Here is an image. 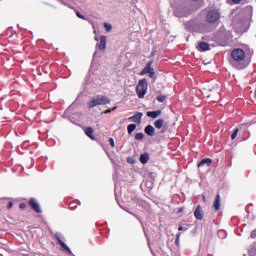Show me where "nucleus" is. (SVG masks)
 Returning a JSON list of instances; mask_svg holds the SVG:
<instances>
[{"instance_id":"nucleus-1","label":"nucleus","mask_w":256,"mask_h":256,"mask_svg":"<svg viewBox=\"0 0 256 256\" xmlns=\"http://www.w3.org/2000/svg\"><path fill=\"white\" fill-rule=\"evenodd\" d=\"M232 64L237 67V69H245V50L241 48H236L231 52Z\"/></svg>"},{"instance_id":"nucleus-2","label":"nucleus","mask_w":256,"mask_h":256,"mask_svg":"<svg viewBox=\"0 0 256 256\" xmlns=\"http://www.w3.org/2000/svg\"><path fill=\"white\" fill-rule=\"evenodd\" d=\"M111 103V100L107 98V96H95L92 100L88 103L89 109H93V107H97L99 105H108Z\"/></svg>"},{"instance_id":"nucleus-3","label":"nucleus","mask_w":256,"mask_h":256,"mask_svg":"<svg viewBox=\"0 0 256 256\" xmlns=\"http://www.w3.org/2000/svg\"><path fill=\"white\" fill-rule=\"evenodd\" d=\"M136 93L139 99L145 98V95H147V79L139 80L136 86Z\"/></svg>"},{"instance_id":"nucleus-4","label":"nucleus","mask_w":256,"mask_h":256,"mask_svg":"<svg viewBox=\"0 0 256 256\" xmlns=\"http://www.w3.org/2000/svg\"><path fill=\"white\" fill-rule=\"evenodd\" d=\"M221 19V14L217 10H210L206 16L207 23H217Z\"/></svg>"},{"instance_id":"nucleus-5","label":"nucleus","mask_w":256,"mask_h":256,"mask_svg":"<svg viewBox=\"0 0 256 256\" xmlns=\"http://www.w3.org/2000/svg\"><path fill=\"white\" fill-rule=\"evenodd\" d=\"M55 238L58 242V244L60 245V247H62V249L64 251H67L69 253V255H73V252L71 251V249L69 248V246H67V244H65V242H63L65 240V238L63 237V235H61L60 233H56L55 234Z\"/></svg>"},{"instance_id":"nucleus-6","label":"nucleus","mask_w":256,"mask_h":256,"mask_svg":"<svg viewBox=\"0 0 256 256\" xmlns=\"http://www.w3.org/2000/svg\"><path fill=\"white\" fill-rule=\"evenodd\" d=\"M29 205L35 213H41V207L39 206V203H37V200L35 198H30Z\"/></svg>"},{"instance_id":"nucleus-7","label":"nucleus","mask_w":256,"mask_h":256,"mask_svg":"<svg viewBox=\"0 0 256 256\" xmlns=\"http://www.w3.org/2000/svg\"><path fill=\"white\" fill-rule=\"evenodd\" d=\"M141 119H143V113L141 112H137L134 116L128 118L129 121L137 123V125H141Z\"/></svg>"},{"instance_id":"nucleus-8","label":"nucleus","mask_w":256,"mask_h":256,"mask_svg":"<svg viewBox=\"0 0 256 256\" xmlns=\"http://www.w3.org/2000/svg\"><path fill=\"white\" fill-rule=\"evenodd\" d=\"M97 47L100 51H105V49H107V37L106 36H100V43L97 45Z\"/></svg>"},{"instance_id":"nucleus-9","label":"nucleus","mask_w":256,"mask_h":256,"mask_svg":"<svg viewBox=\"0 0 256 256\" xmlns=\"http://www.w3.org/2000/svg\"><path fill=\"white\" fill-rule=\"evenodd\" d=\"M144 132L148 137H154L155 136V128L152 125H147L144 129Z\"/></svg>"},{"instance_id":"nucleus-10","label":"nucleus","mask_w":256,"mask_h":256,"mask_svg":"<svg viewBox=\"0 0 256 256\" xmlns=\"http://www.w3.org/2000/svg\"><path fill=\"white\" fill-rule=\"evenodd\" d=\"M194 217L201 221L203 219V208L201 206H197V208L194 211Z\"/></svg>"},{"instance_id":"nucleus-11","label":"nucleus","mask_w":256,"mask_h":256,"mask_svg":"<svg viewBox=\"0 0 256 256\" xmlns=\"http://www.w3.org/2000/svg\"><path fill=\"white\" fill-rule=\"evenodd\" d=\"M215 211H219L221 209V195H217L213 204Z\"/></svg>"},{"instance_id":"nucleus-12","label":"nucleus","mask_w":256,"mask_h":256,"mask_svg":"<svg viewBox=\"0 0 256 256\" xmlns=\"http://www.w3.org/2000/svg\"><path fill=\"white\" fill-rule=\"evenodd\" d=\"M147 117H150L151 119H157L161 115V110L157 111H148L146 113Z\"/></svg>"},{"instance_id":"nucleus-13","label":"nucleus","mask_w":256,"mask_h":256,"mask_svg":"<svg viewBox=\"0 0 256 256\" xmlns=\"http://www.w3.org/2000/svg\"><path fill=\"white\" fill-rule=\"evenodd\" d=\"M198 51H209V43L207 42H200L197 47Z\"/></svg>"},{"instance_id":"nucleus-14","label":"nucleus","mask_w":256,"mask_h":256,"mask_svg":"<svg viewBox=\"0 0 256 256\" xmlns=\"http://www.w3.org/2000/svg\"><path fill=\"white\" fill-rule=\"evenodd\" d=\"M93 133H94V130L91 127H87L85 129V135H87V137L92 139V141H95V136H93Z\"/></svg>"},{"instance_id":"nucleus-15","label":"nucleus","mask_w":256,"mask_h":256,"mask_svg":"<svg viewBox=\"0 0 256 256\" xmlns=\"http://www.w3.org/2000/svg\"><path fill=\"white\" fill-rule=\"evenodd\" d=\"M148 162H149V153L141 154L140 155V163H142V165H145Z\"/></svg>"},{"instance_id":"nucleus-16","label":"nucleus","mask_w":256,"mask_h":256,"mask_svg":"<svg viewBox=\"0 0 256 256\" xmlns=\"http://www.w3.org/2000/svg\"><path fill=\"white\" fill-rule=\"evenodd\" d=\"M163 125H165V120L163 119H158L154 122V127L156 129H162L163 128Z\"/></svg>"},{"instance_id":"nucleus-17","label":"nucleus","mask_w":256,"mask_h":256,"mask_svg":"<svg viewBox=\"0 0 256 256\" xmlns=\"http://www.w3.org/2000/svg\"><path fill=\"white\" fill-rule=\"evenodd\" d=\"M212 160L210 158L203 159L199 164L198 167H205V165H211Z\"/></svg>"},{"instance_id":"nucleus-18","label":"nucleus","mask_w":256,"mask_h":256,"mask_svg":"<svg viewBox=\"0 0 256 256\" xmlns=\"http://www.w3.org/2000/svg\"><path fill=\"white\" fill-rule=\"evenodd\" d=\"M135 129H137V125L136 124H130L127 126V131L128 134L131 135V133H133V131H135Z\"/></svg>"},{"instance_id":"nucleus-19","label":"nucleus","mask_w":256,"mask_h":256,"mask_svg":"<svg viewBox=\"0 0 256 256\" xmlns=\"http://www.w3.org/2000/svg\"><path fill=\"white\" fill-rule=\"evenodd\" d=\"M153 70V68H149L148 66H145V68L140 72V75H147V73H151V71Z\"/></svg>"},{"instance_id":"nucleus-20","label":"nucleus","mask_w":256,"mask_h":256,"mask_svg":"<svg viewBox=\"0 0 256 256\" xmlns=\"http://www.w3.org/2000/svg\"><path fill=\"white\" fill-rule=\"evenodd\" d=\"M144 137H145V134H143L142 132H139V133H136L134 139H135L136 141H141V140L144 139Z\"/></svg>"},{"instance_id":"nucleus-21","label":"nucleus","mask_w":256,"mask_h":256,"mask_svg":"<svg viewBox=\"0 0 256 256\" xmlns=\"http://www.w3.org/2000/svg\"><path fill=\"white\" fill-rule=\"evenodd\" d=\"M167 99V97L163 96V95H160L157 97V101L159 103H163L165 100Z\"/></svg>"},{"instance_id":"nucleus-22","label":"nucleus","mask_w":256,"mask_h":256,"mask_svg":"<svg viewBox=\"0 0 256 256\" xmlns=\"http://www.w3.org/2000/svg\"><path fill=\"white\" fill-rule=\"evenodd\" d=\"M104 27H105L106 31H111V29H113V26H111V24H109V23H105Z\"/></svg>"},{"instance_id":"nucleus-23","label":"nucleus","mask_w":256,"mask_h":256,"mask_svg":"<svg viewBox=\"0 0 256 256\" xmlns=\"http://www.w3.org/2000/svg\"><path fill=\"white\" fill-rule=\"evenodd\" d=\"M179 239H181V233H178L176 235V239H175V245L179 246Z\"/></svg>"},{"instance_id":"nucleus-24","label":"nucleus","mask_w":256,"mask_h":256,"mask_svg":"<svg viewBox=\"0 0 256 256\" xmlns=\"http://www.w3.org/2000/svg\"><path fill=\"white\" fill-rule=\"evenodd\" d=\"M237 133H239V129L234 130V132L231 135V139H236Z\"/></svg>"},{"instance_id":"nucleus-25","label":"nucleus","mask_w":256,"mask_h":256,"mask_svg":"<svg viewBox=\"0 0 256 256\" xmlns=\"http://www.w3.org/2000/svg\"><path fill=\"white\" fill-rule=\"evenodd\" d=\"M149 77H150L151 79H154V78H155V69H153L152 71H150Z\"/></svg>"},{"instance_id":"nucleus-26","label":"nucleus","mask_w":256,"mask_h":256,"mask_svg":"<svg viewBox=\"0 0 256 256\" xmlns=\"http://www.w3.org/2000/svg\"><path fill=\"white\" fill-rule=\"evenodd\" d=\"M109 143L111 147H115V140H113V138H109Z\"/></svg>"},{"instance_id":"nucleus-27","label":"nucleus","mask_w":256,"mask_h":256,"mask_svg":"<svg viewBox=\"0 0 256 256\" xmlns=\"http://www.w3.org/2000/svg\"><path fill=\"white\" fill-rule=\"evenodd\" d=\"M187 227L179 226L178 231H187Z\"/></svg>"},{"instance_id":"nucleus-28","label":"nucleus","mask_w":256,"mask_h":256,"mask_svg":"<svg viewBox=\"0 0 256 256\" xmlns=\"http://www.w3.org/2000/svg\"><path fill=\"white\" fill-rule=\"evenodd\" d=\"M77 17H79V19H85V16L81 15V13L76 12Z\"/></svg>"},{"instance_id":"nucleus-29","label":"nucleus","mask_w":256,"mask_h":256,"mask_svg":"<svg viewBox=\"0 0 256 256\" xmlns=\"http://www.w3.org/2000/svg\"><path fill=\"white\" fill-rule=\"evenodd\" d=\"M152 65H153V60H150V61L146 64V67L151 68Z\"/></svg>"},{"instance_id":"nucleus-30","label":"nucleus","mask_w":256,"mask_h":256,"mask_svg":"<svg viewBox=\"0 0 256 256\" xmlns=\"http://www.w3.org/2000/svg\"><path fill=\"white\" fill-rule=\"evenodd\" d=\"M75 207H77V206H75V203H71V204L69 205V209H75Z\"/></svg>"},{"instance_id":"nucleus-31","label":"nucleus","mask_w":256,"mask_h":256,"mask_svg":"<svg viewBox=\"0 0 256 256\" xmlns=\"http://www.w3.org/2000/svg\"><path fill=\"white\" fill-rule=\"evenodd\" d=\"M232 2L234 3V5H237V4L241 3V0H232Z\"/></svg>"},{"instance_id":"nucleus-32","label":"nucleus","mask_w":256,"mask_h":256,"mask_svg":"<svg viewBox=\"0 0 256 256\" xmlns=\"http://www.w3.org/2000/svg\"><path fill=\"white\" fill-rule=\"evenodd\" d=\"M255 236H256V231L254 230V231L251 232V237L255 238Z\"/></svg>"},{"instance_id":"nucleus-33","label":"nucleus","mask_w":256,"mask_h":256,"mask_svg":"<svg viewBox=\"0 0 256 256\" xmlns=\"http://www.w3.org/2000/svg\"><path fill=\"white\" fill-rule=\"evenodd\" d=\"M13 207V202L8 203V209H11Z\"/></svg>"},{"instance_id":"nucleus-34","label":"nucleus","mask_w":256,"mask_h":256,"mask_svg":"<svg viewBox=\"0 0 256 256\" xmlns=\"http://www.w3.org/2000/svg\"><path fill=\"white\" fill-rule=\"evenodd\" d=\"M20 209H25V204L21 203L20 204Z\"/></svg>"},{"instance_id":"nucleus-35","label":"nucleus","mask_w":256,"mask_h":256,"mask_svg":"<svg viewBox=\"0 0 256 256\" xmlns=\"http://www.w3.org/2000/svg\"><path fill=\"white\" fill-rule=\"evenodd\" d=\"M105 113H111V109L106 110Z\"/></svg>"},{"instance_id":"nucleus-36","label":"nucleus","mask_w":256,"mask_h":256,"mask_svg":"<svg viewBox=\"0 0 256 256\" xmlns=\"http://www.w3.org/2000/svg\"><path fill=\"white\" fill-rule=\"evenodd\" d=\"M115 109H117V107H114V108L112 109V111H115Z\"/></svg>"},{"instance_id":"nucleus-37","label":"nucleus","mask_w":256,"mask_h":256,"mask_svg":"<svg viewBox=\"0 0 256 256\" xmlns=\"http://www.w3.org/2000/svg\"><path fill=\"white\" fill-rule=\"evenodd\" d=\"M179 211H180V212L183 211V208H180Z\"/></svg>"},{"instance_id":"nucleus-38","label":"nucleus","mask_w":256,"mask_h":256,"mask_svg":"<svg viewBox=\"0 0 256 256\" xmlns=\"http://www.w3.org/2000/svg\"><path fill=\"white\" fill-rule=\"evenodd\" d=\"M203 201H205V196H203Z\"/></svg>"}]
</instances>
